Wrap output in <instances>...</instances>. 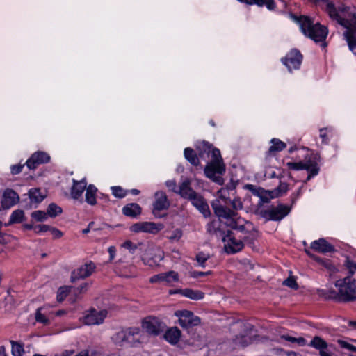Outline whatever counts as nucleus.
<instances>
[{"mask_svg":"<svg viewBox=\"0 0 356 356\" xmlns=\"http://www.w3.org/2000/svg\"><path fill=\"white\" fill-rule=\"evenodd\" d=\"M326 11L332 20L346 29L343 35L350 50L356 54V13L353 8L345 5L337 8L333 3L328 2Z\"/></svg>","mask_w":356,"mask_h":356,"instance_id":"obj_1","label":"nucleus"},{"mask_svg":"<svg viewBox=\"0 0 356 356\" xmlns=\"http://www.w3.org/2000/svg\"><path fill=\"white\" fill-rule=\"evenodd\" d=\"M206 149L208 153L211 154V159L204 168V173L206 176L211 179L213 181L222 185L223 184V179L220 176L225 172V165L223 163L220 150L213 148L208 143H204Z\"/></svg>","mask_w":356,"mask_h":356,"instance_id":"obj_2","label":"nucleus"},{"mask_svg":"<svg viewBox=\"0 0 356 356\" xmlns=\"http://www.w3.org/2000/svg\"><path fill=\"white\" fill-rule=\"evenodd\" d=\"M302 33L315 42H322L321 46L326 47L325 40L327 35V29L319 23L314 24L312 19L307 16H301L298 19Z\"/></svg>","mask_w":356,"mask_h":356,"instance_id":"obj_3","label":"nucleus"},{"mask_svg":"<svg viewBox=\"0 0 356 356\" xmlns=\"http://www.w3.org/2000/svg\"><path fill=\"white\" fill-rule=\"evenodd\" d=\"M209 232L211 234H216V236L219 235L222 237V240L225 243V250L229 254H234L241 251L244 246L243 241L250 243L253 240V238L251 237L252 234L250 233H248V235H245L243 236H239L238 237L240 238L237 239L234 236V233L230 231H229L227 234H225L220 230L218 229H213V231L209 229Z\"/></svg>","mask_w":356,"mask_h":356,"instance_id":"obj_4","label":"nucleus"},{"mask_svg":"<svg viewBox=\"0 0 356 356\" xmlns=\"http://www.w3.org/2000/svg\"><path fill=\"white\" fill-rule=\"evenodd\" d=\"M113 342L120 346L135 347L140 343V330L139 327H132L117 332L112 337Z\"/></svg>","mask_w":356,"mask_h":356,"instance_id":"obj_5","label":"nucleus"},{"mask_svg":"<svg viewBox=\"0 0 356 356\" xmlns=\"http://www.w3.org/2000/svg\"><path fill=\"white\" fill-rule=\"evenodd\" d=\"M212 209L215 214L219 218L225 219L233 218L236 216L235 211L243 209V203L238 198H235L232 201V209L221 204L220 200H215L211 202Z\"/></svg>","mask_w":356,"mask_h":356,"instance_id":"obj_6","label":"nucleus"},{"mask_svg":"<svg viewBox=\"0 0 356 356\" xmlns=\"http://www.w3.org/2000/svg\"><path fill=\"white\" fill-rule=\"evenodd\" d=\"M335 286L339 290L340 300L351 301L356 299V280L352 281L349 276L337 280Z\"/></svg>","mask_w":356,"mask_h":356,"instance_id":"obj_7","label":"nucleus"},{"mask_svg":"<svg viewBox=\"0 0 356 356\" xmlns=\"http://www.w3.org/2000/svg\"><path fill=\"white\" fill-rule=\"evenodd\" d=\"M286 167L290 170H306L309 172L307 179H310L312 177L316 175L318 172V168L317 163L312 161L310 158L307 157L304 161L299 162H288L286 164Z\"/></svg>","mask_w":356,"mask_h":356,"instance_id":"obj_8","label":"nucleus"},{"mask_svg":"<svg viewBox=\"0 0 356 356\" xmlns=\"http://www.w3.org/2000/svg\"><path fill=\"white\" fill-rule=\"evenodd\" d=\"M143 329L149 334L159 335L165 328V325L159 318L147 316L142 321Z\"/></svg>","mask_w":356,"mask_h":356,"instance_id":"obj_9","label":"nucleus"},{"mask_svg":"<svg viewBox=\"0 0 356 356\" xmlns=\"http://www.w3.org/2000/svg\"><path fill=\"white\" fill-rule=\"evenodd\" d=\"M302 55L300 51L296 49H291L286 55L281 59L282 63L284 65L289 72L293 70L300 68L302 61Z\"/></svg>","mask_w":356,"mask_h":356,"instance_id":"obj_10","label":"nucleus"},{"mask_svg":"<svg viewBox=\"0 0 356 356\" xmlns=\"http://www.w3.org/2000/svg\"><path fill=\"white\" fill-rule=\"evenodd\" d=\"M161 223L153 222H138L130 227V231L134 233L144 232L156 234L163 229Z\"/></svg>","mask_w":356,"mask_h":356,"instance_id":"obj_11","label":"nucleus"},{"mask_svg":"<svg viewBox=\"0 0 356 356\" xmlns=\"http://www.w3.org/2000/svg\"><path fill=\"white\" fill-rule=\"evenodd\" d=\"M175 314L179 318V323L182 327L187 328L200 323V318L195 316L191 311L178 310L175 312Z\"/></svg>","mask_w":356,"mask_h":356,"instance_id":"obj_12","label":"nucleus"},{"mask_svg":"<svg viewBox=\"0 0 356 356\" xmlns=\"http://www.w3.org/2000/svg\"><path fill=\"white\" fill-rule=\"evenodd\" d=\"M179 280V274L174 270L155 275L149 279L151 283H157L168 286L172 285L175 282H178Z\"/></svg>","mask_w":356,"mask_h":356,"instance_id":"obj_13","label":"nucleus"},{"mask_svg":"<svg viewBox=\"0 0 356 356\" xmlns=\"http://www.w3.org/2000/svg\"><path fill=\"white\" fill-rule=\"evenodd\" d=\"M106 315V310L97 311L96 309H92L86 313L81 320L83 324L87 325H99L103 323Z\"/></svg>","mask_w":356,"mask_h":356,"instance_id":"obj_14","label":"nucleus"},{"mask_svg":"<svg viewBox=\"0 0 356 356\" xmlns=\"http://www.w3.org/2000/svg\"><path fill=\"white\" fill-rule=\"evenodd\" d=\"M95 269L94 263L90 261L74 270L71 273L70 280L74 282L81 279H85L90 276Z\"/></svg>","mask_w":356,"mask_h":356,"instance_id":"obj_15","label":"nucleus"},{"mask_svg":"<svg viewBox=\"0 0 356 356\" xmlns=\"http://www.w3.org/2000/svg\"><path fill=\"white\" fill-rule=\"evenodd\" d=\"M50 160L49 155L44 152H37L31 155L26 164L31 170L35 169L39 165L48 163Z\"/></svg>","mask_w":356,"mask_h":356,"instance_id":"obj_16","label":"nucleus"},{"mask_svg":"<svg viewBox=\"0 0 356 356\" xmlns=\"http://www.w3.org/2000/svg\"><path fill=\"white\" fill-rule=\"evenodd\" d=\"M190 201L192 205L195 207L204 217L208 218L211 216L209 204L201 194L197 193Z\"/></svg>","mask_w":356,"mask_h":356,"instance_id":"obj_17","label":"nucleus"},{"mask_svg":"<svg viewBox=\"0 0 356 356\" xmlns=\"http://www.w3.org/2000/svg\"><path fill=\"white\" fill-rule=\"evenodd\" d=\"M170 202L166 194L163 191H158L155 193V201L153 204V213L157 216V213L162 210L168 209Z\"/></svg>","mask_w":356,"mask_h":356,"instance_id":"obj_18","label":"nucleus"},{"mask_svg":"<svg viewBox=\"0 0 356 356\" xmlns=\"http://www.w3.org/2000/svg\"><path fill=\"white\" fill-rule=\"evenodd\" d=\"M19 200V197L17 193L13 190L8 188L3 194L1 206L3 209H9L17 203Z\"/></svg>","mask_w":356,"mask_h":356,"instance_id":"obj_19","label":"nucleus"},{"mask_svg":"<svg viewBox=\"0 0 356 356\" xmlns=\"http://www.w3.org/2000/svg\"><path fill=\"white\" fill-rule=\"evenodd\" d=\"M191 184L190 179H184L178 186L177 194L182 198L190 200L197 193L192 188Z\"/></svg>","mask_w":356,"mask_h":356,"instance_id":"obj_20","label":"nucleus"},{"mask_svg":"<svg viewBox=\"0 0 356 356\" xmlns=\"http://www.w3.org/2000/svg\"><path fill=\"white\" fill-rule=\"evenodd\" d=\"M310 248L316 252L325 254L334 251V248L325 239L320 238L311 243Z\"/></svg>","mask_w":356,"mask_h":356,"instance_id":"obj_21","label":"nucleus"},{"mask_svg":"<svg viewBox=\"0 0 356 356\" xmlns=\"http://www.w3.org/2000/svg\"><path fill=\"white\" fill-rule=\"evenodd\" d=\"M181 332L177 327H173L165 332L163 337L170 343L175 345L177 344L181 337Z\"/></svg>","mask_w":356,"mask_h":356,"instance_id":"obj_22","label":"nucleus"},{"mask_svg":"<svg viewBox=\"0 0 356 356\" xmlns=\"http://www.w3.org/2000/svg\"><path fill=\"white\" fill-rule=\"evenodd\" d=\"M291 208L286 205L280 204L276 207L271 208L272 220H280L285 217L290 212Z\"/></svg>","mask_w":356,"mask_h":356,"instance_id":"obj_23","label":"nucleus"},{"mask_svg":"<svg viewBox=\"0 0 356 356\" xmlns=\"http://www.w3.org/2000/svg\"><path fill=\"white\" fill-rule=\"evenodd\" d=\"M149 254L151 257L149 260V264L152 265H158L159 263L162 261L164 258V252L159 247H152L149 250Z\"/></svg>","mask_w":356,"mask_h":356,"instance_id":"obj_24","label":"nucleus"},{"mask_svg":"<svg viewBox=\"0 0 356 356\" xmlns=\"http://www.w3.org/2000/svg\"><path fill=\"white\" fill-rule=\"evenodd\" d=\"M86 182L84 180L74 181V184L71 190V195L73 199L78 200L81 197L82 193L84 190H86Z\"/></svg>","mask_w":356,"mask_h":356,"instance_id":"obj_25","label":"nucleus"},{"mask_svg":"<svg viewBox=\"0 0 356 356\" xmlns=\"http://www.w3.org/2000/svg\"><path fill=\"white\" fill-rule=\"evenodd\" d=\"M245 188L252 192L253 195L259 197L262 202H268L269 201L268 193L264 188L252 184H247Z\"/></svg>","mask_w":356,"mask_h":356,"instance_id":"obj_26","label":"nucleus"},{"mask_svg":"<svg viewBox=\"0 0 356 356\" xmlns=\"http://www.w3.org/2000/svg\"><path fill=\"white\" fill-rule=\"evenodd\" d=\"M141 207L136 203H130L124 206L122 209L124 215L135 218L141 213Z\"/></svg>","mask_w":356,"mask_h":356,"instance_id":"obj_27","label":"nucleus"},{"mask_svg":"<svg viewBox=\"0 0 356 356\" xmlns=\"http://www.w3.org/2000/svg\"><path fill=\"white\" fill-rule=\"evenodd\" d=\"M314 260L325 268L330 273V275L338 271L336 266L328 259H324L321 257H314Z\"/></svg>","mask_w":356,"mask_h":356,"instance_id":"obj_28","label":"nucleus"},{"mask_svg":"<svg viewBox=\"0 0 356 356\" xmlns=\"http://www.w3.org/2000/svg\"><path fill=\"white\" fill-rule=\"evenodd\" d=\"M97 189L93 185H89L86 188V201L90 205H95L97 204L96 201V193Z\"/></svg>","mask_w":356,"mask_h":356,"instance_id":"obj_29","label":"nucleus"},{"mask_svg":"<svg viewBox=\"0 0 356 356\" xmlns=\"http://www.w3.org/2000/svg\"><path fill=\"white\" fill-rule=\"evenodd\" d=\"M29 197L31 202H41L46 197V193L42 192L39 188H32L29 192Z\"/></svg>","mask_w":356,"mask_h":356,"instance_id":"obj_30","label":"nucleus"},{"mask_svg":"<svg viewBox=\"0 0 356 356\" xmlns=\"http://www.w3.org/2000/svg\"><path fill=\"white\" fill-rule=\"evenodd\" d=\"M184 156L192 165L195 166L199 165V158L193 149L190 147L186 148L184 149Z\"/></svg>","mask_w":356,"mask_h":356,"instance_id":"obj_31","label":"nucleus"},{"mask_svg":"<svg viewBox=\"0 0 356 356\" xmlns=\"http://www.w3.org/2000/svg\"><path fill=\"white\" fill-rule=\"evenodd\" d=\"M272 145L268 149V154H273L280 152L286 147V144L279 139L273 138L271 140Z\"/></svg>","mask_w":356,"mask_h":356,"instance_id":"obj_32","label":"nucleus"},{"mask_svg":"<svg viewBox=\"0 0 356 356\" xmlns=\"http://www.w3.org/2000/svg\"><path fill=\"white\" fill-rule=\"evenodd\" d=\"M182 295L192 300H200L204 298V293L197 290L184 289L181 291Z\"/></svg>","mask_w":356,"mask_h":356,"instance_id":"obj_33","label":"nucleus"},{"mask_svg":"<svg viewBox=\"0 0 356 356\" xmlns=\"http://www.w3.org/2000/svg\"><path fill=\"white\" fill-rule=\"evenodd\" d=\"M309 346L318 350L319 352L323 349H327V342L318 336L314 337V339L311 341Z\"/></svg>","mask_w":356,"mask_h":356,"instance_id":"obj_34","label":"nucleus"},{"mask_svg":"<svg viewBox=\"0 0 356 356\" xmlns=\"http://www.w3.org/2000/svg\"><path fill=\"white\" fill-rule=\"evenodd\" d=\"M318 294L321 296H323L325 298L327 299H339L340 300V296H339V290H338V292L332 289V290H318Z\"/></svg>","mask_w":356,"mask_h":356,"instance_id":"obj_35","label":"nucleus"},{"mask_svg":"<svg viewBox=\"0 0 356 356\" xmlns=\"http://www.w3.org/2000/svg\"><path fill=\"white\" fill-rule=\"evenodd\" d=\"M24 213L22 210H15L14 211L10 218V221L8 225H11L13 223H19L23 220Z\"/></svg>","mask_w":356,"mask_h":356,"instance_id":"obj_36","label":"nucleus"},{"mask_svg":"<svg viewBox=\"0 0 356 356\" xmlns=\"http://www.w3.org/2000/svg\"><path fill=\"white\" fill-rule=\"evenodd\" d=\"M12 354L13 356H22L24 352V346L18 342L11 341Z\"/></svg>","mask_w":356,"mask_h":356,"instance_id":"obj_37","label":"nucleus"},{"mask_svg":"<svg viewBox=\"0 0 356 356\" xmlns=\"http://www.w3.org/2000/svg\"><path fill=\"white\" fill-rule=\"evenodd\" d=\"M62 209L54 203H51L48 206L47 213L50 217H56L62 213Z\"/></svg>","mask_w":356,"mask_h":356,"instance_id":"obj_38","label":"nucleus"},{"mask_svg":"<svg viewBox=\"0 0 356 356\" xmlns=\"http://www.w3.org/2000/svg\"><path fill=\"white\" fill-rule=\"evenodd\" d=\"M344 266L348 270L349 277L356 273V261L347 257L344 261Z\"/></svg>","mask_w":356,"mask_h":356,"instance_id":"obj_39","label":"nucleus"},{"mask_svg":"<svg viewBox=\"0 0 356 356\" xmlns=\"http://www.w3.org/2000/svg\"><path fill=\"white\" fill-rule=\"evenodd\" d=\"M234 343L239 346L245 347L251 343V339L246 335L236 336Z\"/></svg>","mask_w":356,"mask_h":356,"instance_id":"obj_40","label":"nucleus"},{"mask_svg":"<svg viewBox=\"0 0 356 356\" xmlns=\"http://www.w3.org/2000/svg\"><path fill=\"white\" fill-rule=\"evenodd\" d=\"M71 287L67 286H63L58 289L57 293V300L62 302L65 300L67 296L70 292Z\"/></svg>","mask_w":356,"mask_h":356,"instance_id":"obj_41","label":"nucleus"},{"mask_svg":"<svg viewBox=\"0 0 356 356\" xmlns=\"http://www.w3.org/2000/svg\"><path fill=\"white\" fill-rule=\"evenodd\" d=\"M142 245H143L142 243L136 244V243H134L133 242H131V241H126L122 245V247L128 250L130 253L134 254L136 252V250H138Z\"/></svg>","mask_w":356,"mask_h":356,"instance_id":"obj_42","label":"nucleus"},{"mask_svg":"<svg viewBox=\"0 0 356 356\" xmlns=\"http://www.w3.org/2000/svg\"><path fill=\"white\" fill-rule=\"evenodd\" d=\"M229 192L230 188H229L228 187L222 188L217 193L218 197H219V199L222 200L225 204H227V201L230 200Z\"/></svg>","mask_w":356,"mask_h":356,"instance_id":"obj_43","label":"nucleus"},{"mask_svg":"<svg viewBox=\"0 0 356 356\" xmlns=\"http://www.w3.org/2000/svg\"><path fill=\"white\" fill-rule=\"evenodd\" d=\"M248 227H249V228H250L251 227V225L249 222H245V224L240 225L238 222H234L232 225V227L234 229L242 234H246V232L248 231Z\"/></svg>","mask_w":356,"mask_h":356,"instance_id":"obj_44","label":"nucleus"},{"mask_svg":"<svg viewBox=\"0 0 356 356\" xmlns=\"http://www.w3.org/2000/svg\"><path fill=\"white\" fill-rule=\"evenodd\" d=\"M210 258V255L209 254H205L202 252H199L196 255V260L199 265L202 267H204V263Z\"/></svg>","mask_w":356,"mask_h":356,"instance_id":"obj_45","label":"nucleus"},{"mask_svg":"<svg viewBox=\"0 0 356 356\" xmlns=\"http://www.w3.org/2000/svg\"><path fill=\"white\" fill-rule=\"evenodd\" d=\"M32 217L35 218L37 221L41 222L44 221L47 218V213H45L42 211H35L32 213Z\"/></svg>","mask_w":356,"mask_h":356,"instance_id":"obj_46","label":"nucleus"},{"mask_svg":"<svg viewBox=\"0 0 356 356\" xmlns=\"http://www.w3.org/2000/svg\"><path fill=\"white\" fill-rule=\"evenodd\" d=\"M35 320L38 322L42 323L43 324L49 323V319L45 316L44 314L41 313V308L38 309L36 311Z\"/></svg>","mask_w":356,"mask_h":356,"instance_id":"obj_47","label":"nucleus"},{"mask_svg":"<svg viewBox=\"0 0 356 356\" xmlns=\"http://www.w3.org/2000/svg\"><path fill=\"white\" fill-rule=\"evenodd\" d=\"M111 190L115 197L122 198L126 195L125 191L120 186H113Z\"/></svg>","mask_w":356,"mask_h":356,"instance_id":"obj_48","label":"nucleus"},{"mask_svg":"<svg viewBox=\"0 0 356 356\" xmlns=\"http://www.w3.org/2000/svg\"><path fill=\"white\" fill-rule=\"evenodd\" d=\"M283 284L293 289H297L298 288V285L293 277H288L283 282Z\"/></svg>","mask_w":356,"mask_h":356,"instance_id":"obj_49","label":"nucleus"},{"mask_svg":"<svg viewBox=\"0 0 356 356\" xmlns=\"http://www.w3.org/2000/svg\"><path fill=\"white\" fill-rule=\"evenodd\" d=\"M182 234V231L180 229H176L172 232L168 238L171 241H178L181 238Z\"/></svg>","mask_w":356,"mask_h":356,"instance_id":"obj_50","label":"nucleus"},{"mask_svg":"<svg viewBox=\"0 0 356 356\" xmlns=\"http://www.w3.org/2000/svg\"><path fill=\"white\" fill-rule=\"evenodd\" d=\"M49 229H50V226H49L47 225H38L34 226V227H33V230H34L35 233H37V234H39L41 232H46L49 231Z\"/></svg>","mask_w":356,"mask_h":356,"instance_id":"obj_51","label":"nucleus"},{"mask_svg":"<svg viewBox=\"0 0 356 356\" xmlns=\"http://www.w3.org/2000/svg\"><path fill=\"white\" fill-rule=\"evenodd\" d=\"M165 185L170 191L177 194L178 186H177V184L175 180L167 181L165 182Z\"/></svg>","mask_w":356,"mask_h":356,"instance_id":"obj_52","label":"nucleus"},{"mask_svg":"<svg viewBox=\"0 0 356 356\" xmlns=\"http://www.w3.org/2000/svg\"><path fill=\"white\" fill-rule=\"evenodd\" d=\"M338 343L341 345V346L342 348L348 349V350H350L351 351H353V352H356V347L354 346L353 345L350 344V343H347L346 341H341V340H339Z\"/></svg>","mask_w":356,"mask_h":356,"instance_id":"obj_53","label":"nucleus"},{"mask_svg":"<svg viewBox=\"0 0 356 356\" xmlns=\"http://www.w3.org/2000/svg\"><path fill=\"white\" fill-rule=\"evenodd\" d=\"M209 274H211V271L200 272V271L193 270V271L190 272L191 277H192L193 278H197L199 277L204 276L206 275H209Z\"/></svg>","mask_w":356,"mask_h":356,"instance_id":"obj_54","label":"nucleus"},{"mask_svg":"<svg viewBox=\"0 0 356 356\" xmlns=\"http://www.w3.org/2000/svg\"><path fill=\"white\" fill-rule=\"evenodd\" d=\"M24 164H18V165H13L11 167V173L13 175H17V174H19V172H22V168H24Z\"/></svg>","mask_w":356,"mask_h":356,"instance_id":"obj_55","label":"nucleus"},{"mask_svg":"<svg viewBox=\"0 0 356 356\" xmlns=\"http://www.w3.org/2000/svg\"><path fill=\"white\" fill-rule=\"evenodd\" d=\"M49 231L51 232L52 235L55 238H59L63 236L62 232H60V230L55 227H50Z\"/></svg>","mask_w":356,"mask_h":356,"instance_id":"obj_56","label":"nucleus"},{"mask_svg":"<svg viewBox=\"0 0 356 356\" xmlns=\"http://www.w3.org/2000/svg\"><path fill=\"white\" fill-rule=\"evenodd\" d=\"M260 214L264 218L272 220L273 214L271 213V208L269 209H266V210H261L260 211Z\"/></svg>","mask_w":356,"mask_h":356,"instance_id":"obj_57","label":"nucleus"},{"mask_svg":"<svg viewBox=\"0 0 356 356\" xmlns=\"http://www.w3.org/2000/svg\"><path fill=\"white\" fill-rule=\"evenodd\" d=\"M265 6L268 9L273 10L275 8V3L274 0H266Z\"/></svg>","mask_w":356,"mask_h":356,"instance_id":"obj_58","label":"nucleus"},{"mask_svg":"<svg viewBox=\"0 0 356 356\" xmlns=\"http://www.w3.org/2000/svg\"><path fill=\"white\" fill-rule=\"evenodd\" d=\"M277 190L284 193H285L287 190H288V186L286 184H284V183H282L280 184V186H278L277 188Z\"/></svg>","mask_w":356,"mask_h":356,"instance_id":"obj_59","label":"nucleus"},{"mask_svg":"<svg viewBox=\"0 0 356 356\" xmlns=\"http://www.w3.org/2000/svg\"><path fill=\"white\" fill-rule=\"evenodd\" d=\"M63 356H89L88 351L84 350L81 351L79 353L76 354V355H69L67 352H66Z\"/></svg>","mask_w":356,"mask_h":356,"instance_id":"obj_60","label":"nucleus"},{"mask_svg":"<svg viewBox=\"0 0 356 356\" xmlns=\"http://www.w3.org/2000/svg\"><path fill=\"white\" fill-rule=\"evenodd\" d=\"M266 0H252L251 5L256 4L259 7L265 6Z\"/></svg>","mask_w":356,"mask_h":356,"instance_id":"obj_61","label":"nucleus"},{"mask_svg":"<svg viewBox=\"0 0 356 356\" xmlns=\"http://www.w3.org/2000/svg\"><path fill=\"white\" fill-rule=\"evenodd\" d=\"M296 343H297L299 346H303L306 345V340L303 337L296 338Z\"/></svg>","mask_w":356,"mask_h":356,"instance_id":"obj_62","label":"nucleus"},{"mask_svg":"<svg viewBox=\"0 0 356 356\" xmlns=\"http://www.w3.org/2000/svg\"><path fill=\"white\" fill-rule=\"evenodd\" d=\"M282 338L284 339L285 340H286L288 341L292 342V343H296V338L290 337L289 335H283V336H282Z\"/></svg>","mask_w":356,"mask_h":356,"instance_id":"obj_63","label":"nucleus"},{"mask_svg":"<svg viewBox=\"0 0 356 356\" xmlns=\"http://www.w3.org/2000/svg\"><path fill=\"white\" fill-rule=\"evenodd\" d=\"M321 356H331L330 354L327 351V349H323L319 352Z\"/></svg>","mask_w":356,"mask_h":356,"instance_id":"obj_64","label":"nucleus"}]
</instances>
